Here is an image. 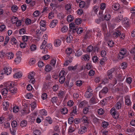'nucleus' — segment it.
<instances>
[{"label":"nucleus","instance_id":"f257e3e1","mask_svg":"<svg viewBox=\"0 0 135 135\" xmlns=\"http://www.w3.org/2000/svg\"><path fill=\"white\" fill-rule=\"evenodd\" d=\"M5 86L6 87H8V93H12L13 95L17 93V89L14 87V84H12L10 82L7 83L5 84Z\"/></svg>","mask_w":135,"mask_h":135},{"label":"nucleus","instance_id":"f03ea898","mask_svg":"<svg viewBox=\"0 0 135 135\" xmlns=\"http://www.w3.org/2000/svg\"><path fill=\"white\" fill-rule=\"evenodd\" d=\"M18 18L17 17L13 16L11 21L13 23H16L17 26H19L21 25L22 21L20 20H18Z\"/></svg>","mask_w":135,"mask_h":135},{"label":"nucleus","instance_id":"7ed1b4c3","mask_svg":"<svg viewBox=\"0 0 135 135\" xmlns=\"http://www.w3.org/2000/svg\"><path fill=\"white\" fill-rule=\"evenodd\" d=\"M108 91V89L107 87H105L100 91L99 95L100 98H102L106 94Z\"/></svg>","mask_w":135,"mask_h":135},{"label":"nucleus","instance_id":"20e7f679","mask_svg":"<svg viewBox=\"0 0 135 135\" xmlns=\"http://www.w3.org/2000/svg\"><path fill=\"white\" fill-rule=\"evenodd\" d=\"M35 73L33 71L30 73L28 75V78L30 79V81L33 84L35 83V79L34 77Z\"/></svg>","mask_w":135,"mask_h":135},{"label":"nucleus","instance_id":"39448f33","mask_svg":"<svg viewBox=\"0 0 135 135\" xmlns=\"http://www.w3.org/2000/svg\"><path fill=\"white\" fill-rule=\"evenodd\" d=\"M110 113L112 115L113 117L115 119L118 118L119 115L117 113L116 110L114 108H113L110 110Z\"/></svg>","mask_w":135,"mask_h":135},{"label":"nucleus","instance_id":"423d86ee","mask_svg":"<svg viewBox=\"0 0 135 135\" xmlns=\"http://www.w3.org/2000/svg\"><path fill=\"white\" fill-rule=\"evenodd\" d=\"M8 87H6V88H4L2 89L1 90V93L4 96H6L7 97H8L10 96L9 95V93H8Z\"/></svg>","mask_w":135,"mask_h":135},{"label":"nucleus","instance_id":"0eeeda50","mask_svg":"<svg viewBox=\"0 0 135 135\" xmlns=\"http://www.w3.org/2000/svg\"><path fill=\"white\" fill-rule=\"evenodd\" d=\"M58 22V21L56 19H55L52 20L50 24V27L51 28H53L57 25Z\"/></svg>","mask_w":135,"mask_h":135},{"label":"nucleus","instance_id":"6e6552de","mask_svg":"<svg viewBox=\"0 0 135 135\" xmlns=\"http://www.w3.org/2000/svg\"><path fill=\"white\" fill-rule=\"evenodd\" d=\"M86 128L85 126H84L81 127L79 130L78 133L80 134H82L86 131Z\"/></svg>","mask_w":135,"mask_h":135},{"label":"nucleus","instance_id":"1a4fd4ad","mask_svg":"<svg viewBox=\"0 0 135 135\" xmlns=\"http://www.w3.org/2000/svg\"><path fill=\"white\" fill-rule=\"evenodd\" d=\"M121 35V31L119 30H116V31L114 32L113 33V37L115 38H117L119 36Z\"/></svg>","mask_w":135,"mask_h":135},{"label":"nucleus","instance_id":"9d476101","mask_svg":"<svg viewBox=\"0 0 135 135\" xmlns=\"http://www.w3.org/2000/svg\"><path fill=\"white\" fill-rule=\"evenodd\" d=\"M4 70L5 74H6L7 75H8L11 73L12 68L11 67H6V68L4 69Z\"/></svg>","mask_w":135,"mask_h":135},{"label":"nucleus","instance_id":"9b49d317","mask_svg":"<svg viewBox=\"0 0 135 135\" xmlns=\"http://www.w3.org/2000/svg\"><path fill=\"white\" fill-rule=\"evenodd\" d=\"M61 43V40L59 39H57L54 41V45L55 46L58 47L60 45Z\"/></svg>","mask_w":135,"mask_h":135},{"label":"nucleus","instance_id":"f8f14e48","mask_svg":"<svg viewBox=\"0 0 135 135\" xmlns=\"http://www.w3.org/2000/svg\"><path fill=\"white\" fill-rule=\"evenodd\" d=\"M6 55L8 57V59H10L12 58L14 56V54L12 52L7 53Z\"/></svg>","mask_w":135,"mask_h":135},{"label":"nucleus","instance_id":"ddd939ff","mask_svg":"<svg viewBox=\"0 0 135 135\" xmlns=\"http://www.w3.org/2000/svg\"><path fill=\"white\" fill-rule=\"evenodd\" d=\"M88 102L85 101L84 100L81 102L79 104V106L80 107H82L85 106L87 104Z\"/></svg>","mask_w":135,"mask_h":135},{"label":"nucleus","instance_id":"4468645a","mask_svg":"<svg viewBox=\"0 0 135 135\" xmlns=\"http://www.w3.org/2000/svg\"><path fill=\"white\" fill-rule=\"evenodd\" d=\"M78 66V64H76L74 66H69L68 67V69L69 70H75L76 69L77 66Z\"/></svg>","mask_w":135,"mask_h":135},{"label":"nucleus","instance_id":"2eb2a0df","mask_svg":"<svg viewBox=\"0 0 135 135\" xmlns=\"http://www.w3.org/2000/svg\"><path fill=\"white\" fill-rule=\"evenodd\" d=\"M93 92H90V91L88 92H86L85 94V97L87 98H90L93 95Z\"/></svg>","mask_w":135,"mask_h":135},{"label":"nucleus","instance_id":"dca6fc26","mask_svg":"<svg viewBox=\"0 0 135 135\" xmlns=\"http://www.w3.org/2000/svg\"><path fill=\"white\" fill-rule=\"evenodd\" d=\"M123 16L122 15H118L115 18V21L118 22H120L123 19Z\"/></svg>","mask_w":135,"mask_h":135},{"label":"nucleus","instance_id":"f3484780","mask_svg":"<svg viewBox=\"0 0 135 135\" xmlns=\"http://www.w3.org/2000/svg\"><path fill=\"white\" fill-rule=\"evenodd\" d=\"M52 69V68L51 65H46L45 68V70L47 72L51 71Z\"/></svg>","mask_w":135,"mask_h":135},{"label":"nucleus","instance_id":"a211bd4d","mask_svg":"<svg viewBox=\"0 0 135 135\" xmlns=\"http://www.w3.org/2000/svg\"><path fill=\"white\" fill-rule=\"evenodd\" d=\"M22 75V74L20 72L16 73L13 75V77L14 78H21Z\"/></svg>","mask_w":135,"mask_h":135},{"label":"nucleus","instance_id":"6ab92c4d","mask_svg":"<svg viewBox=\"0 0 135 135\" xmlns=\"http://www.w3.org/2000/svg\"><path fill=\"white\" fill-rule=\"evenodd\" d=\"M73 37L71 35H69L66 38V42L68 43H70L72 40Z\"/></svg>","mask_w":135,"mask_h":135},{"label":"nucleus","instance_id":"aec40b11","mask_svg":"<svg viewBox=\"0 0 135 135\" xmlns=\"http://www.w3.org/2000/svg\"><path fill=\"white\" fill-rule=\"evenodd\" d=\"M96 99L95 97H93L90 100L89 103L91 104H94L97 103Z\"/></svg>","mask_w":135,"mask_h":135},{"label":"nucleus","instance_id":"412c9836","mask_svg":"<svg viewBox=\"0 0 135 135\" xmlns=\"http://www.w3.org/2000/svg\"><path fill=\"white\" fill-rule=\"evenodd\" d=\"M115 70V69L113 68L109 70L107 72V75H112V74Z\"/></svg>","mask_w":135,"mask_h":135},{"label":"nucleus","instance_id":"4be33fe9","mask_svg":"<svg viewBox=\"0 0 135 135\" xmlns=\"http://www.w3.org/2000/svg\"><path fill=\"white\" fill-rule=\"evenodd\" d=\"M82 59H83L85 61L89 60L90 58L88 54L84 55L82 56Z\"/></svg>","mask_w":135,"mask_h":135},{"label":"nucleus","instance_id":"5701e85b","mask_svg":"<svg viewBox=\"0 0 135 135\" xmlns=\"http://www.w3.org/2000/svg\"><path fill=\"white\" fill-rule=\"evenodd\" d=\"M117 78L118 80L120 81H123L124 79V76H122V75L120 74H118L117 76Z\"/></svg>","mask_w":135,"mask_h":135},{"label":"nucleus","instance_id":"b1692460","mask_svg":"<svg viewBox=\"0 0 135 135\" xmlns=\"http://www.w3.org/2000/svg\"><path fill=\"white\" fill-rule=\"evenodd\" d=\"M72 49L70 48H67L66 50V53L69 55L72 53Z\"/></svg>","mask_w":135,"mask_h":135},{"label":"nucleus","instance_id":"393cba45","mask_svg":"<svg viewBox=\"0 0 135 135\" xmlns=\"http://www.w3.org/2000/svg\"><path fill=\"white\" fill-rule=\"evenodd\" d=\"M65 80V76H60V78L59 80V81L61 84H62L63 83Z\"/></svg>","mask_w":135,"mask_h":135},{"label":"nucleus","instance_id":"a878e982","mask_svg":"<svg viewBox=\"0 0 135 135\" xmlns=\"http://www.w3.org/2000/svg\"><path fill=\"white\" fill-rule=\"evenodd\" d=\"M125 104L128 106L130 105L131 104V100L129 99L128 98H125Z\"/></svg>","mask_w":135,"mask_h":135},{"label":"nucleus","instance_id":"bb28decb","mask_svg":"<svg viewBox=\"0 0 135 135\" xmlns=\"http://www.w3.org/2000/svg\"><path fill=\"white\" fill-rule=\"evenodd\" d=\"M73 20V16L70 15H68L67 17V20L69 22H70L72 21Z\"/></svg>","mask_w":135,"mask_h":135},{"label":"nucleus","instance_id":"cd10ccee","mask_svg":"<svg viewBox=\"0 0 135 135\" xmlns=\"http://www.w3.org/2000/svg\"><path fill=\"white\" fill-rule=\"evenodd\" d=\"M77 107L76 106H74L73 107V110L70 113L71 116L72 115H73V113L76 114L77 113Z\"/></svg>","mask_w":135,"mask_h":135},{"label":"nucleus","instance_id":"c85d7f7f","mask_svg":"<svg viewBox=\"0 0 135 135\" xmlns=\"http://www.w3.org/2000/svg\"><path fill=\"white\" fill-rule=\"evenodd\" d=\"M118 85H119V88H117V90L118 91H123V83L121 82H120L119 83Z\"/></svg>","mask_w":135,"mask_h":135},{"label":"nucleus","instance_id":"c756f323","mask_svg":"<svg viewBox=\"0 0 135 135\" xmlns=\"http://www.w3.org/2000/svg\"><path fill=\"white\" fill-rule=\"evenodd\" d=\"M33 133V135H40L41 134L40 131L38 129L35 130Z\"/></svg>","mask_w":135,"mask_h":135},{"label":"nucleus","instance_id":"7c9ffc66","mask_svg":"<svg viewBox=\"0 0 135 135\" xmlns=\"http://www.w3.org/2000/svg\"><path fill=\"white\" fill-rule=\"evenodd\" d=\"M68 112V109L65 108H62L61 111V113L63 114H65L67 113Z\"/></svg>","mask_w":135,"mask_h":135},{"label":"nucleus","instance_id":"2f4dec72","mask_svg":"<svg viewBox=\"0 0 135 135\" xmlns=\"http://www.w3.org/2000/svg\"><path fill=\"white\" fill-rule=\"evenodd\" d=\"M27 124V121L25 120H22L20 124V126L22 127L26 126Z\"/></svg>","mask_w":135,"mask_h":135},{"label":"nucleus","instance_id":"473e14b6","mask_svg":"<svg viewBox=\"0 0 135 135\" xmlns=\"http://www.w3.org/2000/svg\"><path fill=\"white\" fill-rule=\"evenodd\" d=\"M58 99L57 97H54L51 99V101L54 104V103H56L58 102Z\"/></svg>","mask_w":135,"mask_h":135},{"label":"nucleus","instance_id":"72a5a7b5","mask_svg":"<svg viewBox=\"0 0 135 135\" xmlns=\"http://www.w3.org/2000/svg\"><path fill=\"white\" fill-rule=\"evenodd\" d=\"M68 30V28L66 26H64L61 29V31L63 32H66Z\"/></svg>","mask_w":135,"mask_h":135},{"label":"nucleus","instance_id":"f704fd0d","mask_svg":"<svg viewBox=\"0 0 135 135\" xmlns=\"http://www.w3.org/2000/svg\"><path fill=\"white\" fill-rule=\"evenodd\" d=\"M45 120L46 121L48 122L49 123L51 124L52 123V121L51 118L50 117H48L46 118Z\"/></svg>","mask_w":135,"mask_h":135},{"label":"nucleus","instance_id":"c9c22d12","mask_svg":"<svg viewBox=\"0 0 135 135\" xmlns=\"http://www.w3.org/2000/svg\"><path fill=\"white\" fill-rule=\"evenodd\" d=\"M116 108L117 109H119L121 108V103L120 102H118L116 104Z\"/></svg>","mask_w":135,"mask_h":135},{"label":"nucleus","instance_id":"e433bc0d","mask_svg":"<svg viewBox=\"0 0 135 135\" xmlns=\"http://www.w3.org/2000/svg\"><path fill=\"white\" fill-rule=\"evenodd\" d=\"M21 56H17L15 61L17 64L19 63L21 61Z\"/></svg>","mask_w":135,"mask_h":135},{"label":"nucleus","instance_id":"4c0bfd02","mask_svg":"<svg viewBox=\"0 0 135 135\" xmlns=\"http://www.w3.org/2000/svg\"><path fill=\"white\" fill-rule=\"evenodd\" d=\"M47 44V42L46 41H45V40H44L43 42H42V44H41L40 47V48L41 49H42L44 48V46L45 47H46V46Z\"/></svg>","mask_w":135,"mask_h":135},{"label":"nucleus","instance_id":"58836bf2","mask_svg":"<svg viewBox=\"0 0 135 135\" xmlns=\"http://www.w3.org/2000/svg\"><path fill=\"white\" fill-rule=\"evenodd\" d=\"M19 110V107L16 106H15L13 108V112L15 113L17 112Z\"/></svg>","mask_w":135,"mask_h":135},{"label":"nucleus","instance_id":"ea45409f","mask_svg":"<svg viewBox=\"0 0 135 135\" xmlns=\"http://www.w3.org/2000/svg\"><path fill=\"white\" fill-rule=\"evenodd\" d=\"M56 62V60L53 59H52L50 61V64L53 66L54 67Z\"/></svg>","mask_w":135,"mask_h":135},{"label":"nucleus","instance_id":"a19ab883","mask_svg":"<svg viewBox=\"0 0 135 135\" xmlns=\"http://www.w3.org/2000/svg\"><path fill=\"white\" fill-rule=\"evenodd\" d=\"M11 42L12 45H16L17 43V41L15 38H11Z\"/></svg>","mask_w":135,"mask_h":135},{"label":"nucleus","instance_id":"79ce46f5","mask_svg":"<svg viewBox=\"0 0 135 135\" xmlns=\"http://www.w3.org/2000/svg\"><path fill=\"white\" fill-rule=\"evenodd\" d=\"M109 125L108 123L104 121L102 124V126L104 128H107Z\"/></svg>","mask_w":135,"mask_h":135},{"label":"nucleus","instance_id":"37998d69","mask_svg":"<svg viewBox=\"0 0 135 135\" xmlns=\"http://www.w3.org/2000/svg\"><path fill=\"white\" fill-rule=\"evenodd\" d=\"M64 92L63 91L60 90L59 93L58 94V96L59 97H63L64 96Z\"/></svg>","mask_w":135,"mask_h":135},{"label":"nucleus","instance_id":"c03bdc74","mask_svg":"<svg viewBox=\"0 0 135 135\" xmlns=\"http://www.w3.org/2000/svg\"><path fill=\"white\" fill-rule=\"evenodd\" d=\"M18 9V7L16 5H14L11 7V9L13 12H16Z\"/></svg>","mask_w":135,"mask_h":135},{"label":"nucleus","instance_id":"a18cd8bd","mask_svg":"<svg viewBox=\"0 0 135 135\" xmlns=\"http://www.w3.org/2000/svg\"><path fill=\"white\" fill-rule=\"evenodd\" d=\"M36 106V103L35 102H33L31 104V110H33Z\"/></svg>","mask_w":135,"mask_h":135},{"label":"nucleus","instance_id":"49530a36","mask_svg":"<svg viewBox=\"0 0 135 135\" xmlns=\"http://www.w3.org/2000/svg\"><path fill=\"white\" fill-rule=\"evenodd\" d=\"M118 4L116 3H114L112 5V8L114 10H116L119 9Z\"/></svg>","mask_w":135,"mask_h":135},{"label":"nucleus","instance_id":"de8ad7c7","mask_svg":"<svg viewBox=\"0 0 135 135\" xmlns=\"http://www.w3.org/2000/svg\"><path fill=\"white\" fill-rule=\"evenodd\" d=\"M74 120V119L73 117H69L68 119L69 124H72Z\"/></svg>","mask_w":135,"mask_h":135},{"label":"nucleus","instance_id":"09e8293b","mask_svg":"<svg viewBox=\"0 0 135 135\" xmlns=\"http://www.w3.org/2000/svg\"><path fill=\"white\" fill-rule=\"evenodd\" d=\"M93 47L92 45H90L87 48V51L89 52H90L93 51Z\"/></svg>","mask_w":135,"mask_h":135},{"label":"nucleus","instance_id":"8fccbe9b","mask_svg":"<svg viewBox=\"0 0 135 135\" xmlns=\"http://www.w3.org/2000/svg\"><path fill=\"white\" fill-rule=\"evenodd\" d=\"M119 53L124 56V55L126 53V50L124 49H121L120 50Z\"/></svg>","mask_w":135,"mask_h":135},{"label":"nucleus","instance_id":"3c124183","mask_svg":"<svg viewBox=\"0 0 135 135\" xmlns=\"http://www.w3.org/2000/svg\"><path fill=\"white\" fill-rule=\"evenodd\" d=\"M46 23L44 20H42L40 22V27H41L46 26Z\"/></svg>","mask_w":135,"mask_h":135},{"label":"nucleus","instance_id":"603ef678","mask_svg":"<svg viewBox=\"0 0 135 135\" xmlns=\"http://www.w3.org/2000/svg\"><path fill=\"white\" fill-rule=\"evenodd\" d=\"M40 114L43 115H46L47 114V112L45 109H42L40 110Z\"/></svg>","mask_w":135,"mask_h":135},{"label":"nucleus","instance_id":"864d4df0","mask_svg":"<svg viewBox=\"0 0 135 135\" xmlns=\"http://www.w3.org/2000/svg\"><path fill=\"white\" fill-rule=\"evenodd\" d=\"M25 29L24 28H22L20 30L19 33L20 35L22 34H25L26 33Z\"/></svg>","mask_w":135,"mask_h":135},{"label":"nucleus","instance_id":"5fc2aeb1","mask_svg":"<svg viewBox=\"0 0 135 135\" xmlns=\"http://www.w3.org/2000/svg\"><path fill=\"white\" fill-rule=\"evenodd\" d=\"M17 122L15 120L13 121L11 123V125L12 128L16 127L17 126Z\"/></svg>","mask_w":135,"mask_h":135},{"label":"nucleus","instance_id":"6e6d98bb","mask_svg":"<svg viewBox=\"0 0 135 135\" xmlns=\"http://www.w3.org/2000/svg\"><path fill=\"white\" fill-rule=\"evenodd\" d=\"M85 6V3L84 1H81L79 3V6L80 8H83Z\"/></svg>","mask_w":135,"mask_h":135},{"label":"nucleus","instance_id":"4d7b16f0","mask_svg":"<svg viewBox=\"0 0 135 135\" xmlns=\"http://www.w3.org/2000/svg\"><path fill=\"white\" fill-rule=\"evenodd\" d=\"M9 40V37L8 36H7L5 39V42L4 44V46H5L8 42Z\"/></svg>","mask_w":135,"mask_h":135},{"label":"nucleus","instance_id":"13d9d810","mask_svg":"<svg viewBox=\"0 0 135 135\" xmlns=\"http://www.w3.org/2000/svg\"><path fill=\"white\" fill-rule=\"evenodd\" d=\"M30 49L31 51H34L36 50V45H32L30 46Z\"/></svg>","mask_w":135,"mask_h":135},{"label":"nucleus","instance_id":"bf43d9fd","mask_svg":"<svg viewBox=\"0 0 135 135\" xmlns=\"http://www.w3.org/2000/svg\"><path fill=\"white\" fill-rule=\"evenodd\" d=\"M110 18V15L109 14L105 15L104 17V19L106 21L109 20Z\"/></svg>","mask_w":135,"mask_h":135},{"label":"nucleus","instance_id":"052dcab7","mask_svg":"<svg viewBox=\"0 0 135 135\" xmlns=\"http://www.w3.org/2000/svg\"><path fill=\"white\" fill-rule=\"evenodd\" d=\"M77 34H81L83 31V30L82 29V28H77Z\"/></svg>","mask_w":135,"mask_h":135},{"label":"nucleus","instance_id":"680f3d73","mask_svg":"<svg viewBox=\"0 0 135 135\" xmlns=\"http://www.w3.org/2000/svg\"><path fill=\"white\" fill-rule=\"evenodd\" d=\"M76 85L78 86H81L82 84V81L80 80H78L76 82Z\"/></svg>","mask_w":135,"mask_h":135},{"label":"nucleus","instance_id":"e2e57ef3","mask_svg":"<svg viewBox=\"0 0 135 135\" xmlns=\"http://www.w3.org/2000/svg\"><path fill=\"white\" fill-rule=\"evenodd\" d=\"M92 67V65L91 64L88 63L85 66V68H86L88 70H89Z\"/></svg>","mask_w":135,"mask_h":135},{"label":"nucleus","instance_id":"0e129e2a","mask_svg":"<svg viewBox=\"0 0 135 135\" xmlns=\"http://www.w3.org/2000/svg\"><path fill=\"white\" fill-rule=\"evenodd\" d=\"M108 45L110 47H113L114 45V43L112 40H110L108 42Z\"/></svg>","mask_w":135,"mask_h":135},{"label":"nucleus","instance_id":"69168bd1","mask_svg":"<svg viewBox=\"0 0 135 135\" xmlns=\"http://www.w3.org/2000/svg\"><path fill=\"white\" fill-rule=\"evenodd\" d=\"M40 13L39 11L36 10L34 12L33 15L34 17H36L39 15Z\"/></svg>","mask_w":135,"mask_h":135},{"label":"nucleus","instance_id":"338daca9","mask_svg":"<svg viewBox=\"0 0 135 135\" xmlns=\"http://www.w3.org/2000/svg\"><path fill=\"white\" fill-rule=\"evenodd\" d=\"M31 22V19L27 18L25 21V23L26 25L30 24Z\"/></svg>","mask_w":135,"mask_h":135},{"label":"nucleus","instance_id":"774afa93","mask_svg":"<svg viewBox=\"0 0 135 135\" xmlns=\"http://www.w3.org/2000/svg\"><path fill=\"white\" fill-rule=\"evenodd\" d=\"M98 57L96 56H94L92 58V60L95 63L97 62L98 60Z\"/></svg>","mask_w":135,"mask_h":135}]
</instances>
